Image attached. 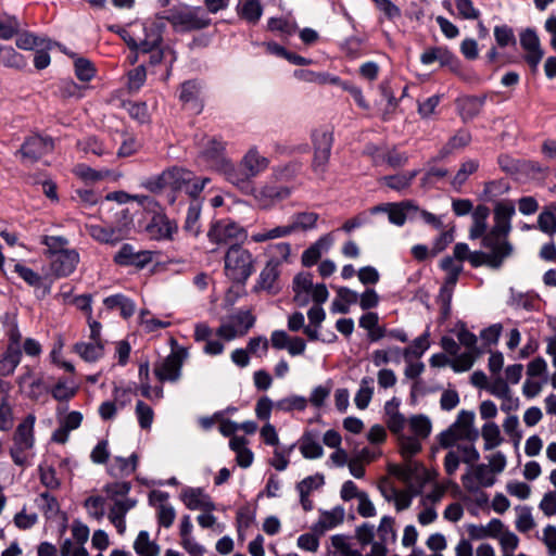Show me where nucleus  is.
Instances as JSON below:
<instances>
[{"instance_id": "c85d7f7f", "label": "nucleus", "mask_w": 556, "mask_h": 556, "mask_svg": "<svg viewBox=\"0 0 556 556\" xmlns=\"http://www.w3.org/2000/svg\"><path fill=\"white\" fill-rule=\"evenodd\" d=\"M186 175L176 177L177 184L175 190H184L192 198H197L203 190L204 186L210 181L208 178H198L191 172L184 169Z\"/></svg>"}, {"instance_id": "052dcab7", "label": "nucleus", "mask_w": 556, "mask_h": 556, "mask_svg": "<svg viewBox=\"0 0 556 556\" xmlns=\"http://www.w3.org/2000/svg\"><path fill=\"white\" fill-rule=\"evenodd\" d=\"M14 271L30 287L39 288L43 278L41 275L20 262L14 263Z\"/></svg>"}, {"instance_id": "de8ad7c7", "label": "nucleus", "mask_w": 556, "mask_h": 556, "mask_svg": "<svg viewBox=\"0 0 556 556\" xmlns=\"http://www.w3.org/2000/svg\"><path fill=\"white\" fill-rule=\"evenodd\" d=\"M408 425L413 435L420 440L427 439L431 433V420L425 415L412 416Z\"/></svg>"}, {"instance_id": "680f3d73", "label": "nucleus", "mask_w": 556, "mask_h": 556, "mask_svg": "<svg viewBox=\"0 0 556 556\" xmlns=\"http://www.w3.org/2000/svg\"><path fill=\"white\" fill-rule=\"evenodd\" d=\"M105 497L101 495L89 496L85 501V508L90 517L101 520L105 515Z\"/></svg>"}, {"instance_id": "37998d69", "label": "nucleus", "mask_w": 556, "mask_h": 556, "mask_svg": "<svg viewBox=\"0 0 556 556\" xmlns=\"http://www.w3.org/2000/svg\"><path fill=\"white\" fill-rule=\"evenodd\" d=\"M484 104V98L465 97L458 101V109L463 119H472Z\"/></svg>"}, {"instance_id": "f3484780", "label": "nucleus", "mask_w": 556, "mask_h": 556, "mask_svg": "<svg viewBox=\"0 0 556 556\" xmlns=\"http://www.w3.org/2000/svg\"><path fill=\"white\" fill-rule=\"evenodd\" d=\"M169 495L162 491H152L149 494V505L155 509V515L159 526L163 528H170L176 518V510L168 502Z\"/></svg>"}, {"instance_id": "4c0bfd02", "label": "nucleus", "mask_w": 556, "mask_h": 556, "mask_svg": "<svg viewBox=\"0 0 556 556\" xmlns=\"http://www.w3.org/2000/svg\"><path fill=\"white\" fill-rule=\"evenodd\" d=\"M88 233L101 243L115 244L122 240V236L113 228H105L101 225L89 224L86 226Z\"/></svg>"}, {"instance_id": "49530a36", "label": "nucleus", "mask_w": 556, "mask_h": 556, "mask_svg": "<svg viewBox=\"0 0 556 556\" xmlns=\"http://www.w3.org/2000/svg\"><path fill=\"white\" fill-rule=\"evenodd\" d=\"M16 46L23 50H33L38 48L51 49L52 41L47 38L37 37L30 33H24L17 37Z\"/></svg>"}, {"instance_id": "c9c22d12", "label": "nucleus", "mask_w": 556, "mask_h": 556, "mask_svg": "<svg viewBox=\"0 0 556 556\" xmlns=\"http://www.w3.org/2000/svg\"><path fill=\"white\" fill-rule=\"evenodd\" d=\"M420 61L425 65H431L434 62H439L441 66H452L457 60L454 54L444 48H432L426 50L420 55Z\"/></svg>"}, {"instance_id": "4d7b16f0", "label": "nucleus", "mask_w": 556, "mask_h": 556, "mask_svg": "<svg viewBox=\"0 0 556 556\" xmlns=\"http://www.w3.org/2000/svg\"><path fill=\"white\" fill-rule=\"evenodd\" d=\"M279 275V267L266 263L258 277L260 288L268 291L273 290Z\"/></svg>"}, {"instance_id": "6ab92c4d", "label": "nucleus", "mask_w": 556, "mask_h": 556, "mask_svg": "<svg viewBox=\"0 0 556 556\" xmlns=\"http://www.w3.org/2000/svg\"><path fill=\"white\" fill-rule=\"evenodd\" d=\"M188 357V351L185 348L177 346L172 353L155 368V374L160 380L175 381L180 376V369L184 361Z\"/></svg>"}, {"instance_id": "72a5a7b5", "label": "nucleus", "mask_w": 556, "mask_h": 556, "mask_svg": "<svg viewBox=\"0 0 556 556\" xmlns=\"http://www.w3.org/2000/svg\"><path fill=\"white\" fill-rule=\"evenodd\" d=\"M490 215V210L485 205H478L472 212V225L469 230L470 239L483 238L488 232V217Z\"/></svg>"}, {"instance_id": "f8f14e48", "label": "nucleus", "mask_w": 556, "mask_h": 556, "mask_svg": "<svg viewBox=\"0 0 556 556\" xmlns=\"http://www.w3.org/2000/svg\"><path fill=\"white\" fill-rule=\"evenodd\" d=\"M152 206L151 218L146 226L147 235L153 240L169 239L176 226L165 216L161 207L150 198L141 197V207Z\"/></svg>"}, {"instance_id": "423d86ee", "label": "nucleus", "mask_w": 556, "mask_h": 556, "mask_svg": "<svg viewBox=\"0 0 556 556\" xmlns=\"http://www.w3.org/2000/svg\"><path fill=\"white\" fill-rule=\"evenodd\" d=\"M475 413L471 410H460L455 421L438 435L439 444L448 448L458 441L475 442L479 437V431L473 426Z\"/></svg>"}, {"instance_id": "4468645a", "label": "nucleus", "mask_w": 556, "mask_h": 556, "mask_svg": "<svg viewBox=\"0 0 556 556\" xmlns=\"http://www.w3.org/2000/svg\"><path fill=\"white\" fill-rule=\"evenodd\" d=\"M255 317L250 311H238L224 319L216 330V336L223 340L231 341L243 337L254 326Z\"/></svg>"}, {"instance_id": "bb28decb", "label": "nucleus", "mask_w": 556, "mask_h": 556, "mask_svg": "<svg viewBox=\"0 0 556 556\" xmlns=\"http://www.w3.org/2000/svg\"><path fill=\"white\" fill-rule=\"evenodd\" d=\"M178 175H186L184 173V168H173L169 170H165L162 174L150 178L144 184V187L154 193L164 191L167 188L175 190V185L177 184L176 177H179Z\"/></svg>"}, {"instance_id": "c756f323", "label": "nucleus", "mask_w": 556, "mask_h": 556, "mask_svg": "<svg viewBox=\"0 0 556 556\" xmlns=\"http://www.w3.org/2000/svg\"><path fill=\"white\" fill-rule=\"evenodd\" d=\"M21 391L31 400H38L46 393L42 379L36 377L31 371H27L18 379Z\"/></svg>"}, {"instance_id": "0eeeda50", "label": "nucleus", "mask_w": 556, "mask_h": 556, "mask_svg": "<svg viewBox=\"0 0 556 556\" xmlns=\"http://www.w3.org/2000/svg\"><path fill=\"white\" fill-rule=\"evenodd\" d=\"M36 416L27 415L16 427L10 447V456L17 466H25L28 463L30 452L35 445V428Z\"/></svg>"}, {"instance_id": "cd10ccee", "label": "nucleus", "mask_w": 556, "mask_h": 556, "mask_svg": "<svg viewBox=\"0 0 556 556\" xmlns=\"http://www.w3.org/2000/svg\"><path fill=\"white\" fill-rule=\"evenodd\" d=\"M345 510L342 506H336L330 510L320 511L318 521L313 526L316 533L323 534L340 526L344 521Z\"/></svg>"}, {"instance_id": "774afa93", "label": "nucleus", "mask_w": 556, "mask_h": 556, "mask_svg": "<svg viewBox=\"0 0 556 556\" xmlns=\"http://www.w3.org/2000/svg\"><path fill=\"white\" fill-rule=\"evenodd\" d=\"M542 542L549 556H556V526L547 525L542 531Z\"/></svg>"}, {"instance_id": "69168bd1", "label": "nucleus", "mask_w": 556, "mask_h": 556, "mask_svg": "<svg viewBox=\"0 0 556 556\" xmlns=\"http://www.w3.org/2000/svg\"><path fill=\"white\" fill-rule=\"evenodd\" d=\"M105 304L109 307H118L121 311V315H123L125 318L131 316L135 313L136 304L132 301H129L125 296L122 295H115L108 298L105 300Z\"/></svg>"}, {"instance_id": "09e8293b", "label": "nucleus", "mask_w": 556, "mask_h": 556, "mask_svg": "<svg viewBox=\"0 0 556 556\" xmlns=\"http://www.w3.org/2000/svg\"><path fill=\"white\" fill-rule=\"evenodd\" d=\"M538 225L540 230L553 236L556 232V205L551 204L546 206L538 217Z\"/></svg>"}, {"instance_id": "412c9836", "label": "nucleus", "mask_w": 556, "mask_h": 556, "mask_svg": "<svg viewBox=\"0 0 556 556\" xmlns=\"http://www.w3.org/2000/svg\"><path fill=\"white\" fill-rule=\"evenodd\" d=\"M163 23H153L146 28V38L141 40V56L148 54L152 65L159 64L163 59V50L160 48L162 40Z\"/></svg>"}, {"instance_id": "393cba45", "label": "nucleus", "mask_w": 556, "mask_h": 556, "mask_svg": "<svg viewBox=\"0 0 556 556\" xmlns=\"http://www.w3.org/2000/svg\"><path fill=\"white\" fill-rule=\"evenodd\" d=\"M318 222L319 214L313 211L295 212L288 219L292 235L316 230Z\"/></svg>"}, {"instance_id": "5701e85b", "label": "nucleus", "mask_w": 556, "mask_h": 556, "mask_svg": "<svg viewBox=\"0 0 556 556\" xmlns=\"http://www.w3.org/2000/svg\"><path fill=\"white\" fill-rule=\"evenodd\" d=\"M520 45L527 52L526 60L528 64L535 68L543 58V50L540 45V39L532 28H527L520 34Z\"/></svg>"}, {"instance_id": "20e7f679", "label": "nucleus", "mask_w": 556, "mask_h": 556, "mask_svg": "<svg viewBox=\"0 0 556 556\" xmlns=\"http://www.w3.org/2000/svg\"><path fill=\"white\" fill-rule=\"evenodd\" d=\"M41 243L46 245V255L50 258V271L56 278L67 277L74 273L79 254L70 248L68 240L62 236H43Z\"/></svg>"}, {"instance_id": "a18cd8bd", "label": "nucleus", "mask_w": 556, "mask_h": 556, "mask_svg": "<svg viewBox=\"0 0 556 556\" xmlns=\"http://www.w3.org/2000/svg\"><path fill=\"white\" fill-rule=\"evenodd\" d=\"M478 168L479 162L477 160L469 159L463 162L457 173L451 180L452 187L454 189H459L467 181V179L478 170Z\"/></svg>"}, {"instance_id": "f03ea898", "label": "nucleus", "mask_w": 556, "mask_h": 556, "mask_svg": "<svg viewBox=\"0 0 556 556\" xmlns=\"http://www.w3.org/2000/svg\"><path fill=\"white\" fill-rule=\"evenodd\" d=\"M355 538L361 546L370 545L371 556H387L389 545L396 541L395 519L391 516H383L375 528L369 522L356 527Z\"/></svg>"}, {"instance_id": "603ef678", "label": "nucleus", "mask_w": 556, "mask_h": 556, "mask_svg": "<svg viewBox=\"0 0 556 556\" xmlns=\"http://www.w3.org/2000/svg\"><path fill=\"white\" fill-rule=\"evenodd\" d=\"M137 384L135 382L121 384L114 390V400L118 407L128 405L137 395Z\"/></svg>"}, {"instance_id": "f257e3e1", "label": "nucleus", "mask_w": 556, "mask_h": 556, "mask_svg": "<svg viewBox=\"0 0 556 556\" xmlns=\"http://www.w3.org/2000/svg\"><path fill=\"white\" fill-rule=\"evenodd\" d=\"M515 215V205L511 202L502 201L494 207V225L483 237L482 245L488 252H473L468 256L472 266L484 263L493 268H498L504 260L513 253V245L507 237L511 230V217Z\"/></svg>"}, {"instance_id": "9d476101", "label": "nucleus", "mask_w": 556, "mask_h": 556, "mask_svg": "<svg viewBox=\"0 0 556 556\" xmlns=\"http://www.w3.org/2000/svg\"><path fill=\"white\" fill-rule=\"evenodd\" d=\"M224 269L231 281L244 283L254 271L253 256L241 247H230L225 255Z\"/></svg>"}, {"instance_id": "b1692460", "label": "nucleus", "mask_w": 556, "mask_h": 556, "mask_svg": "<svg viewBox=\"0 0 556 556\" xmlns=\"http://www.w3.org/2000/svg\"><path fill=\"white\" fill-rule=\"evenodd\" d=\"M180 498L190 510L213 511L215 509L210 496L199 488H186L181 492Z\"/></svg>"}, {"instance_id": "ddd939ff", "label": "nucleus", "mask_w": 556, "mask_h": 556, "mask_svg": "<svg viewBox=\"0 0 556 556\" xmlns=\"http://www.w3.org/2000/svg\"><path fill=\"white\" fill-rule=\"evenodd\" d=\"M169 22L177 31H190L207 27L211 18L200 7H186L173 12Z\"/></svg>"}, {"instance_id": "ea45409f", "label": "nucleus", "mask_w": 556, "mask_h": 556, "mask_svg": "<svg viewBox=\"0 0 556 556\" xmlns=\"http://www.w3.org/2000/svg\"><path fill=\"white\" fill-rule=\"evenodd\" d=\"M374 395V378L367 376L363 377L359 388L354 396V403L358 409L368 407Z\"/></svg>"}, {"instance_id": "6e6d98bb", "label": "nucleus", "mask_w": 556, "mask_h": 556, "mask_svg": "<svg viewBox=\"0 0 556 556\" xmlns=\"http://www.w3.org/2000/svg\"><path fill=\"white\" fill-rule=\"evenodd\" d=\"M75 351L86 362H96L102 356L103 346L100 342L96 341L92 343H77L75 345Z\"/></svg>"}, {"instance_id": "bf43d9fd", "label": "nucleus", "mask_w": 556, "mask_h": 556, "mask_svg": "<svg viewBox=\"0 0 556 556\" xmlns=\"http://www.w3.org/2000/svg\"><path fill=\"white\" fill-rule=\"evenodd\" d=\"M273 409L277 410V401L263 395L256 401L254 412L257 419L269 422Z\"/></svg>"}, {"instance_id": "2eb2a0df", "label": "nucleus", "mask_w": 556, "mask_h": 556, "mask_svg": "<svg viewBox=\"0 0 556 556\" xmlns=\"http://www.w3.org/2000/svg\"><path fill=\"white\" fill-rule=\"evenodd\" d=\"M207 237L216 244L240 247L239 243L247 238V231L239 224L223 219L211 227Z\"/></svg>"}, {"instance_id": "1a4fd4ad", "label": "nucleus", "mask_w": 556, "mask_h": 556, "mask_svg": "<svg viewBox=\"0 0 556 556\" xmlns=\"http://www.w3.org/2000/svg\"><path fill=\"white\" fill-rule=\"evenodd\" d=\"M294 293L293 301L299 306H306L311 301L315 304H323L329 298V291L325 283L314 285L313 276L309 273H300L292 281Z\"/></svg>"}, {"instance_id": "13d9d810", "label": "nucleus", "mask_w": 556, "mask_h": 556, "mask_svg": "<svg viewBox=\"0 0 556 556\" xmlns=\"http://www.w3.org/2000/svg\"><path fill=\"white\" fill-rule=\"evenodd\" d=\"M201 215V205L199 202L194 201L190 204L186 222H185V229L191 233L192 236H198L200 232V225L199 219Z\"/></svg>"}, {"instance_id": "338daca9", "label": "nucleus", "mask_w": 556, "mask_h": 556, "mask_svg": "<svg viewBox=\"0 0 556 556\" xmlns=\"http://www.w3.org/2000/svg\"><path fill=\"white\" fill-rule=\"evenodd\" d=\"M75 74L81 81H89L94 77L96 68L93 64L84 58H78L75 63Z\"/></svg>"}, {"instance_id": "e433bc0d", "label": "nucleus", "mask_w": 556, "mask_h": 556, "mask_svg": "<svg viewBox=\"0 0 556 556\" xmlns=\"http://www.w3.org/2000/svg\"><path fill=\"white\" fill-rule=\"evenodd\" d=\"M21 348L16 344H9L5 353L0 358V376L13 374L21 362Z\"/></svg>"}, {"instance_id": "58836bf2", "label": "nucleus", "mask_w": 556, "mask_h": 556, "mask_svg": "<svg viewBox=\"0 0 556 556\" xmlns=\"http://www.w3.org/2000/svg\"><path fill=\"white\" fill-rule=\"evenodd\" d=\"M330 540L334 553L340 556H371L370 553L363 555L359 551L355 549L352 544V539L349 535L334 534Z\"/></svg>"}, {"instance_id": "6e6552de", "label": "nucleus", "mask_w": 556, "mask_h": 556, "mask_svg": "<svg viewBox=\"0 0 556 556\" xmlns=\"http://www.w3.org/2000/svg\"><path fill=\"white\" fill-rule=\"evenodd\" d=\"M199 146V163L205 168L223 175L228 181L232 162L225 153V144L214 138L203 137Z\"/></svg>"}, {"instance_id": "a19ab883", "label": "nucleus", "mask_w": 556, "mask_h": 556, "mask_svg": "<svg viewBox=\"0 0 556 556\" xmlns=\"http://www.w3.org/2000/svg\"><path fill=\"white\" fill-rule=\"evenodd\" d=\"M308 401L303 395L291 394L277 401V410L283 413L304 412Z\"/></svg>"}, {"instance_id": "39448f33", "label": "nucleus", "mask_w": 556, "mask_h": 556, "mask_svg": "<svg viewBox=\"0 0 556 556\" xmlns=\"http://www.w3.org/2000/svg\"><path fill=\"white\" fill-rule=\"evenodd\" d=\"M129 490L130 485L128 482H113L103 488L106 498L113 502L109 511V519L119 534H123L126 529L124 520L126 513L137 504L136 500L126 498Z\"/></svg>"}, {"instance_id": "864d4df0", "label": "nucleus", "mask_w": 556, "mask_h": 556, "mask_svg": "<svg viewBox=\"0 0 556 556\" xmlns=\"http://www.w3.org/2000/svg\"><path fill=\"white\" fill-rule=\"evenodd\" d=\"M114 261L121 266L137 265L139 264V252L132 244L125 243L115 254Z\"/></svg>"}, {"instance_id": "2f4dec72", "label": "nucleus", "mask_w": 556, "mask_h": 556, "mask_svg": "<svg viewBox=\"0 0 556 556\" xmlns=\"http://www.w3.org/2000/svg\"><path fill=\"white\" fill-rule=\"evenodd\" d=\"M357 300V292L348 287H339L337 289V295L331 303L330 311L333 314H348L350 305L356 303Z\"/></svg>"}, {"instance_id": "79ce46f5", "label": "nucleus", "mask_w": 556, "mask_h": 556, "mask_svg": "<svg viewBox=\"0 0 556 556\" xmlns=\"http://www.w3.org/2000/svg\"><path fill=\"white\" fill-rule=\"evenodd\" d=\"M429 332H425L424 334L416 338L410 345L403 349V357L405 362H409L414 358H420L425 352L429 349Z\"/></svg>"}, {"instance_id": "7ed1b4c3", "label": "nucleus", "mask_w": 556, "mask_h": 556, "mask_svg": "<svg viewBox=\"0 0 556 556\" xmlns=\"http://www.w3.org/2000/svg\"><path fill=\"white\" fill-rule=\"evenodd\" d=\"M269 164V159L263 155L257 147H250L238 165L231 163L228 182L243 193L252 192V180L265 173Z\"/></svg>"}, {"instance_id": "a878e982", "label": "nucleus", "mask_w": 556, "mask_h": 556, "mask_svg": "<svg viewBox=\"0 0 556 556\" xmlns=\"http://www.w3.org/2000/svg\"><path fill=\"white\" fill-rule=\"evenodd\" d=\"M52 147L53 144L50 139L40 136H33L24 142L21 153L24 160L34 162L51 151Z\"/></svg>"}, {"instance_id": "473e14b6", "label": "nucleus", "mask_w": 556, "mask_h": 556, "mask_svg": "<svg viewBox=\"0 0 556 556\" xmlns=\"http://www.w3.org/2000/svg\"><path fill=\"white\" fill-rule=\"evenodd\" d=\"M237 13L247 23L255 25L263 15V5L260 0H240Z\"/></svg>"}, {"instance_id": "aec40b11", "label": "nucleus", "mask_w": 556, "mask_h": 556, "mask_svg": "<svg viewBox=\"0 0 556 556\" xmlns=\"http://www.w3.org/2000/svg\"><path fill=\"white\" fill-rule=\"evenodd\" d=\"M252 194L261 208L267 210L277 202L287 199L291 194V189L283 186H274L265 184L258 188L252 186Z\"/></svg>"}, {"instance_id": "0e129e2a", "label": "nucleus", "mask_w": 556, "mask_h": 556, "mask_svg": "<svg viewBox=\"0 0 556 556\" xmlns=\"http://www.w3.org/2000/svg\"><path fill=\"white\" fill-rule=\"evenodd\" d=\"M497 541H498L500 546H501L502 556H511V555H514V552L519 546V538L514 532H511L508 529H506L501 534V536L497 539Z\"/></svg>"}, {"instance_id": "a211bd4d", "label": "nucleus", "mask_w": 556, "mask_h": 556, "mask_svg": "<svg viewBox=\"0 0 556 556\" xmlns=\"http://www.w3.org/2000/svg\"><path fill=\"white\" fill-rule=\"evenodd\" d=\"M372 213H387L390 223L396 226H403L407 219H416L418 207L410 201L401 203H387L375 206Z\"/></svg>"}, {"instance_id": "9b49d317", "label": "nucleus", "mask_w": 556, "mask_h": 556, "mask_svg": "<svg viewBox=\"0 0 556 556\" xmlns=\"http://www.w3.org/2000/svg\"><path fill=\"white\" fill-rule=\"evenodd\" d=\"M453 332L455 333L459 344L465 346V351L452 362V369L455 372L468 371L475 364L480 352L477 346V337L470 332L465 324L459 323L455 326Z\"/></svg>"}, {"instance_id": "3c124183", "label": "nucleus", "mask_w": 556, "mask_h": 556, "mask_svg": "<svg viewBox=\"0 0 556 556\" xmlns=\"http://www.w3.org/2000/svg\"><path fill=\"white\" fill-rule=\"evenodd\" d=\"M418 173V170H410L406 173L396 174L393 176H386L383 177V181L388 187L401 191L403 189H406L412 184V181L415 179Z\"/></svg>"}, {"instance_id": "e2e57ef3", "label": "nucleus", "mask_w": 556, "mask_h": 556, "mask_svg": "<svg viewBox=\"0 0 556 556\" xmlns=\"http://www.w3.org/2000/svg\"><path fill=\"white\" fill-rule=\"evenodd\" d=\"M400 447L405 458H410L421 450L420 439L414 435L399 434Z\"/></svg>"}, {"instance_id": "dca6fc26", "label": "nucleus", "mask_w": 556, "mask_h": 556, "mask_svg": "<svg viewBox=\"0 0 556 556\" xmlns=\"http://www.w3.org/2000/svg\"><path fill=\"white\" fill-rule=\"evenodd\" d=\"M495 482L496 476L485 464L468 467L462 477L463 486L470 493H477L482 488H491Z\"/></svg>"}, {"instance_id": "8fccbe9b", "label": "nucleus", "mask_w": 556, "mask_h": 556, "mask_svg": "<svg viewBox=\"0 0 556 556\" xmlns=\"http://www.w3.org/2000/svg\"><path fill=\"white\" fill-rule=\"evenodd\" d=\"M481 435L484 441V450L491 451L500 446L503 442L501 437L500 427L495 422H486L481 430Z\"/></svg>"}, {"instance_id": "7c9ffc66", "label": "nucleus", "mask_w": 556, "mask_h": 556, "mask_svg": "<svg viewBox=\"0 0 556 556\" xmlns=\"http://www.w3.org/2000/svg\"><path fill=\"white\" fill-rule=\"evenodd\" d=\"M299 450L306 459H317L324 455V448L319 443L318 435L313 431H306L299 440Z\"/></svg>"}, {"instance_id": "f704fd0d", "label": "nucleus", "mask_w": 556, "mask_h": 556, "mask_svg": "<svg viewBox=\"0 0 556 556\" xmlns=\"http://www.w3.org/2000/svg\"><path fill=\"white\" fill-rule=\"evenodd\" d=\"M267 262L270 265L280 266L289 263L291 256V244L289 242H278L267 247Z\"/></svg>"}, {"instance_id": "5fc2aeb1", "label": "nucleus", "mask_w": 556, "mask_h": 556, "mask_svg": "<svg viewBox=\"0 0 556 556\" xmlns=\"http://www.w3.org/2000/svg\"><path fill=\"white\" fill-rule=\"evenodd\" d=\"M471 140V136L466 130L456 132L440 151L438 159L442 160L447 156L453 150L466 147Z\"/></svg>"}, {"instance_id": "c03bdc74", "label": "nucleus", "mask_w": 556, "mask_h": 556, "mask_svg": "<svg viewBox=\"0 0 556 556\" xmlns=\"http://www.w3.org/2000/svg\"><path fill=\"white\" fill-rule=\"evenodd\" d=\"M137 455L132 453L129 457L116 456L110 467V472L113 476H128L136 470Z\"/></svg>"}, {"instance_id": "4be33fe9", "label": "nucleus", "mask_w": 556, "mask_h": 556, "mask_svg": "<svg viewBox=\"0 0 556 556\" xmlns=\"http://www.w3.org/2000/svg\"><path fill=\"white\" fill-rule=\"evenodd\" d=\"M334 243L332 232L320 236L313 244L305 249L301 256L302 265L312 267L315 265L324 253H327Z\"/></svg>"}]
</instances>
